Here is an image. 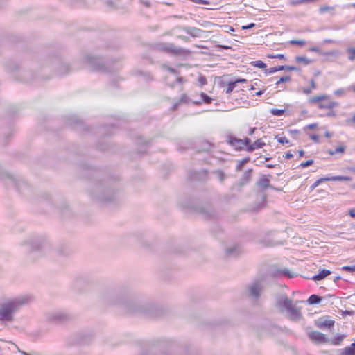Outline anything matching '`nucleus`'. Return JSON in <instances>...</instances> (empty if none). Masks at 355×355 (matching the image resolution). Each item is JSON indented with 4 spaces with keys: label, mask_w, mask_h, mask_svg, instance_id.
Instances as JSON below:
<instances>
[{
    "label": "nucleus",
    "mask_w": 355,
    "mask_h": 355,
    "mask_svg": "<svg viewBox=\"0 0 355 355\" xmlns=\"http://www.w3.org/2000/svg\"><path fill=\"white\" fill-rule=\"evenodd\" d=\"M28 300V297L21 296L2 304L0 306V320L12 322L14 320V313L21 306L26 304Z\"/></svg>",
    "instance_id": "nucleus-1"
},
{
    "label": "nucleus",
    "mask_w": 355,
    "mask_h": 355,
    "mask_svg": "<svg viewBox=\"0 0 355 355\" xmlns=\"http://www.w3.org/2000/svg\"><path fill=\"white\" fill-rule=\"evenodd\" d=\"M297 301L295 304H293V300L289 299L287 295H282L277 297L276 306L280 312L286 311L291 320L297 322L302 319L301 307L297 306Z\"/></svg>",
    "instance_id": "nucleus-2"
},
{
    "label": "nucleus",
    "mask_w": 355,
    "mask_h": 355,
    "mask_svg": "<svg viewBox=\"0 0 355 355\" xmlns=\"http://www.w3.org/2000/svg\"><path fill=\"white\" fill-rule=\"evenodd\" d=\"M91 196L96 202H110L116 199V192L107 183H101L95 186Z\"/></svg>",
    "instance_id": "nucleus-3"
},
{
    "label": "nucleus",
    "mask_w": 355,
    "mask_h": 355,
    "mask_svg": "<svg viewBox=\"0 0 355 355\" xmlns=\"http://www.w3.org/2000/svg\"><path fill=\"white\" fill-rule=\"evenodd\" d=\"M266 287V281L263 277L254 279L248 287L249 297L258 300Z\"/></svg>",
    "instance_id": "nucleus-4"
},
{
    "label": "nucleus",
    "mask_w": 355,
    "mask_h": 355,
    "mask_svg": "<svg viewBox=\"0 0 355 355\" xmlns=\"http://www.w3.org/2000/svg\"><path fill=\"white\" fill-rule=\"evenodd\" d=\"M85 62L92 70L101 72H110L107 66L100 58L88 55L85 58Z\"/></svg>",
    "instance_id": "nucleus-5"
},
{
    "label": "nucleus",
    "mask_w": 355,
    "mask_h": 355,
    "mask_svg": "<svg viewBox=\"0 0 355 355\" xmlns=\"http://www.w3.org/2000/svg\"><path fill=\"white\" fill-rule=\"evenodd\" d=\"M65 319L66 314L64 311H55L52 313H49L47 315L48 321L56 324L64 322Z\"/></svg>",
    "instance_id": "nucleus-6"
},
{
    "label": "nucleus",
    "mask_w": 355,
    "mask_h": 355,
    "mask_svg": "<svg viewBox=\"0 0 355 355\" xmlns=\"http://www.w3.org/2000/svg\"><path fill=\"white\" fill-rule=\"evenodd\" d=\"M30 246V255L34 252L39 251L44 243V239L41 238H33L26 241Z\"/></svg>",
    "instance_id": "nucleus-7"
},
{
    "label": "nucleus",
    "mask_w": 355,
    "mask_h": 355,
    "mask_svg": "<svg viewBox=\"0 0 355 355\" xmlns=\"http://www.w3.org/2000/svg\"><path fill=\"white\" fill-rule=\"evenodd\" d=\"M309 338L319 344L329 343V338H327L324 334L316 331H311L309 334Z\"/></svg>",
    "instance_id": "nucleus-8"
},
{
    "label": "nucleus",
    "mask_w": 355,
    "mask_h": 355,
    "mask_svg": "<svg viewBox=\"0 0 355 355\" xmlns=\"http://www.w3.org/2000/svg\"><path fill=\"white\" fill-rule=\"evenodd\" d=\"M180 28L182 29L185 33L190 35L193 37H200L202 36V34L205 32L203 30H201L196 27L183 26L180 27Z\"/></svg>",
    "instance_id": "nucleus-9"
},
{
    "label": "nucleus",
    "mask_w": 355,
    "mask_h": 355,
    "mask_svg": "<svg viewBox=\"0 0 355 355\" xmlns=\"http://www.w3.org/2000/svg\"><path fill=\"white\" fill-rule=\"evenodd\" d=\"M227 142L233 147L235 148L236 150H243V139L237 138L236 137L229 135L227 137Z\"/></svg>",
    "instance_id": "nucleus-10"
},
{
    "label": "nucleus",
    "mask_w": 355,
    "mask_h": 355,
    "mask_svg": "<svg viewBox=\"0 0 355 355\" xmlns=\"http://www.w3.org/2000/svg\"><path fill=\"white\" fill-rule=\"evenodd\" d=\"M66 254V245L64 243H61L55 247L53 251V256L58 260L64 259Z\"/></svg>",
    "instance_id": "nucleus-11"
},
{
    "label": "nucleus",
    "mask_w": 355,
    "mask_h": 355,
    "mask_svg": "<svg viewBox=\"0 0 355 355\" xmlns=\"http://www.w3.org/2000/svg\"><path fill=\"white\" fill-rule=\"evenodd\" d=\"M241 248L239 245H234L226 248L225 256L227 257H236L241 253Z\"/></svg>",
    "instance_id": "nucleus-12"
},
{
    "label": "nucleus",
    "mask_w": 355,
    "mask_h": 355,
    "mask_svg": "<svg viewBox=\"0 0 355 355\" xmlns=\"http://www.w3.org/2000/svg\"><path fill=\"white\" fill-rule=\"evenodd\" d=\"M316 326L320 329L322 328H330L334 326V321L331 320H327L324 318H320L318 319L316 322Z\"/></svg>",
    "instance_id": "nucleus-13"
},
{
    "label": "nucleus",
    "mask_w": 355,
    "mask_h": 355,
    "mask_svg": "<svg viewBox=\"0 0 355 355\" xmlns=\"http://www.w3.org/2000/svg\"><path fill=\"white\" fill-rule=\"evenodd\" d=\"M257 185L261 187L263 189H266L267 188L274 189L272 186L270 184V180L266 175H263L260 177L259 180L257 182Z\"/></svg>",
    "instance_id": "nucleus-14"
},
{
    "label": "nucleus",
    "mask_w": 355,
    "mask_h": 355,
    "mask_svg": "<svg viewBox=\"0 0 355 355\" xmlns=\"http://www.w3.org/2000/svg\"><path fill=\"white\" fill-rule=\"evenodd\" d=\"M252 169H248L244 172L241 178L240 179V185L247 184L252 178Z\"/></svg>",
    "instance_id": "nucleus-15"
},
{
    "label": "nucleus",
    "mask_w": 355,
    "mask_h": 355,
    "mask_svg": "<svg viewBox=\"0 0 355 355\" xmlns=\"http://www.w3.org/2000/svg\"><path fill=\"white\" fill-rule=\"evenodd\" d=\"M266 145L265 142L261 139L256 140L252 146H248L246 150L248 152H253L257 148H261Z\"/></svg>",
    "instance_id": "nucleus-16"
},
{
    "label": "nucleus",
    "mask_w": 355,
    "mask_h": 355,
    "mask_svg": "<svg viewBox=\"0 0 355 355\" xmlns=\"http://www.w3.org/2000/svg\"><path fill=\"white\" fill-rule=\"evenodd\" d=\"M339 355H355V342L352 343L350 346L340 349Z\"/></svg>",
    "instance_id": "nucleus-17"
},
{
    "label": "nucleus",
    "mask_w": 355,
    "mask_h": 355,
    "mask_svg": "<svg viewBox=\"0 0 355 355\" xmlns=\"http://www.w3.org/2000/svg\"><path fill=\"white\" fill-rule=\"evenodd\" d=\"M200 212L205 218H211L214 216V211L211 207L200 208Z\"/></svg>",
    "instance_id": "nucleus-18"
},
{
    "label": "nucleus",
    "mask_w": 355,
    "mask_h": 355,
    "mask_svg": "<svg viewBox=\"0 0 355 355\" xmlns=\"http://www.w3.org/2000/svg\"><path fill=\"white\" fill-rule=\"evenodd\" d=\"M331 272L327 269H322L320 270L319 273L313 277V279L315 281H319L324 279L326 277L329 275Z\"/></svg>",
    "instance_id": "nucleus-19"
},
{
    "label": "nucleus",
    "mask_w": 355,
    "mask_h": 355,
    "mask_svg": "<svg viewBox=\"0 0 355 355\" xmlns=\"http://www.w3.org/2000/svg\"><path fill=\"white\" fill-rule=\"evenodd\" d=\"M166 52L172 53L175 55L180 54L182 52L181 48H177L174 44H170L164 47Z\"/></svg>",
    "instance_id": "nucleus-20"
},
{
    "label": "nucleus",
    "mask_w": 355,
    "mask_h": 355,
    "mask_svg": "<svg viewBox=\"0 0 355 355\" xmlns=\"http://www.w3.org/2000/svg\"><path fill=\"white\" fill-rule=\"evenodd\" d=\"M345 337H346V335L337 334L333 338H329V343L334 345H340Z\"/></svg>",
    "instance_id": "nucleus-21"
},
{
    "label": "nucleus",
    "mask_w": 355,
    "mask_h": 355,
    "mask_svg": "<svg viewBox=\"0 0 355 355\" xmlns=\"http://www.w3.org/2000/svg\"><path fill=\"white\" fill-rule=\"evenodd\" d=\"M126 309L129 313H136V312L143 311V309H141V306L135 305V304H128L126 305Z\"/></svg>",
    "instance_id": "nucleus-22"
},
{
    "label": "nucleus",
    "mask_w": 355,
    "mask_h": 355,
    "mask_svg": "<svg viewBox=\"0 0 355 355\" xmlns=\"http://www.w3.org/2000/svg\"><path fill=\"white\" fill-rule=\"evenodd\" d=\"M322 300V297L317 295H311L307 300V302L309 304H319Z\"/></svg>",
    "instance_id": "nucleus-23"
},
{
    "label": "nucleus",
    "mask_w": 355,
    "mask_h": 355,
    "mask_svg": "<svg viewBox=\"0 0 355 355\" xmlns=\"http://www.w3.org/2000/svg\"><path fill=\"white\" fill-rule=\"evenodd\" d=\"M338 105V103L337 102L331 101L328 103H320L318 107L320 109H332Z\"/></svg>",
    "instance_id": "nucleus-24"
},
{
    "label": "nucleus",
    "mask_w": 355,
    "mask_h": 355,
    "mask_svg": "<svg viewBox=\"0 0 355 355\" xmlns=\"http://www.w3.org/2000/svg\"><path fill=\"white\" fill-rule=\"evenodd\" d=\"M346 150V146L343 144L336 148L334 150H329L328 153L331 155H334L336 153H344Z\"/></svg>",
    "instance_id": "nucleus-25"
},
{
    "label": "nucleus",
    "mask_w": 355,
    "mask_h": 355,
    "mask_svg": "<svg viewBox=\"0 0 355 355\" xmlns=\"http://www.w3.org/2000/svg\"><path fill=\"white\" fill-rule=\"evenodd\" d=\"M331 181H351L352 178L349 176H343V175H337V176H331L330 177Z\"/></svg>",
    "instance_id": "nucleus-26"
},
{
    "label": "nucleus",
    "mask_w": 355,
    "mask_h": 355,
    "mask_svg": "<svg viewBox=\"0 0 355 355\" xmlns=\"http://www.w3.org/2000/svg\"><path fill=\"white\" fill-rule=\"evenodd\" d=\"M327 98L328 96L326 95L317 96L309 98V101L310 103H316L320 101L327 99Z\"/></svg>",
    "instance_id": "nucleus-27"
},
{
    "label": "nucleus",
    "mask_w": 355,
    "mask_h": 355,
    "mask_svg": "<svg viewBox=\"0 0 355 355\" xmlns=\"http://www.w3.org/2000/svg\"><path fill=\"white\" fill-rule=\"evenodd\" d=\"M250 161V157H245L242 160L239 161V164L236 165V170L237 171H240L242 170L243 166L247 164Z\"/></svg>",
    "instance_id": "nucleus-28"
},
{
    "label": "nucleus",
    "mask_w": 355,
    "mask_h": 355,
    "mask_svg": "<svg viewBox=\"0 0 355 355\" xmlns=\"http://www.w3.org/2000/svg\"><path fill=\"white\" fill-rule=\"evenodd\" d=\"M295 60L297 62H302V63H304L306 65L309 64L311 63V60L308 59L306 57H303V56H297V57H295Z\"/></svg>",
    "instance_id": "nucleus-29"
},
{
    "label": "nucleus",
    "mask_w": 355,
    "mask_h": 355,
    "mask_svg": "<svg viewBox=\"0 0 355 355\" xmlns=\"http://www.w3.org/2000/svg\"><path fill=\"white\" fill-rule=\"evenodd\" d=\"M286 112L285 110L283 109H275L272 108L270 110V113L272 115L280 116H282Z\"/></svg>",
    "instance_id": "nucleus-30"
},
{
    "label": "nucleus",
    "mask_w": 355,
    "mask_h": 355,
    "mask_svg": "<svg viewBox=\"0 0 355 355\" xmlns=\"http://www.w3.org/2000/svg\"><path fill=\"white\" fill-rule=\"evenodd\" d=\"M251 64L254 67L260 68V69H266V64L261 60L258 61H253L251 62Z\"/></svg>",
    "instance_id": "nucleus-31"
},
{
    "label": "nucleus",
    "mask_w": 355,
    "mask_h": 355,
    "mask_svg": "<svg viewBox=\"0 0 355 355\" xmlns=\"http://www.w3.org/2000/svg\"><path fill=\"white\" fill-rule=\"evenodd\" d=\"M282 68L283 67H280V66L271 67V68L266 69L265 73L266 75L271 74V73H275L277 71H282Z\"/></svg>",
    "instance_id": "nucleus-32"
},
{
    "label": "nucleus",
    "mask_w": 355,
    "mask_h": 355,
    "mask_svg": "<svg viewBox=\"0 0 355 355\" xmlns=\"http://www.w3.org/2000/svg\"><path fill=\"white\" fill-rule=\"evenodd\" d=\"M347 53H349L348 58L351 61H353L355 60V48H348L347 49Z\"/></svg>",
    "instance_id": "nucleus-33"
},
{
    "label": "nucleus",
    "mask_w": 355,
    "mask_h": 355,
    "mask_svg": "<svg viewBox=\"0 0 355 355\" xmlns=\"http://www.w3.org/2000/svg\"><path fill=\"white\" fill-rule=\"evenodd\" d=\"M291 78L290 76H282L279 78V80L276 83V86L278 87L279 84L286 82H290Z\"/></svg>",
    "instance_id": "nucleus-34"
},
{
    "label": "nucleus",
    "mask_w": 355,
    "mask_h": 355,
    "mask_svg": "<svg viewBox=\"0 0 355 355\" xmlns=\"http://www.w3.org/2000/svg\"><path fill=\"white\" fill-rule=\"evenodd\" d=\"M235 86H236V84L234 81L230 82L227 85V87L225 90V93L227 94H230L234 89Z\"/></svg>",
    "instance_id": "nucleus-35"
},
{
    "label": "nucleus",
    "mask_w": 355,
    "mask_h": 355,
    "mask_svg": "<svg viewBox=\"0 0 355 355\" xmlns=\"http://www.w3.org/2000/svg\"><path fill=\"white\" fill-rule=\"evenodd\" d=\"M334 8L332 6H321L319 9V11L320 13H324L325 12L334 11Z\"/></svg>",
    "instance_id": "nucleus-36"
},
{
    "label": "nucleus",
    "mask_w": 355,
    "mask_h": 355,
    "mask_svg": "<svg viewBox=\"0 0 355 355\" xmlns=\"http://www.w3.org/2000/svg\"><path fill=\"white\" fill-rule=\"evenodd\" d=\"M201 98H202V100L205 103H211V97H209L207 94L204 93V92H202L201 94Z\"/></svg>",
    "instance_id": "nucleus-37"
},
{
    "label": "nucleus",
    "mask_w": 355,
    "mask_h": 355,
    "mask_svg": "<svg viewBox=\"0 0 355 355\" xmlns=\"http://www.w3.org/2000/svg\"><path fill=\"white\" fill-rule=\"evenodd\" d=\"M280 67H282L283 68L282 69V70H289V71H300V69L296 67H293V66H288V65H281Z\"/></svg>",
    "instance_id": "nucleus-38"
},
{
    "label": "nucleus",
    "mask_w": 355,
    "mask_h": 355,
    "mask_svg": "<svg viewBox=\"0 0 355 355\" xmlns=\"http://www.w3.org/2000/svg\"><path fill=\"white\" fill-rule=\"evenodd\" d=\"M313 164V159H309V160H307L306 162H302L299 167H301V168H306V167H308L311 165H312Z\"/></svg>",
    "instance_id": "nucleus-39"
},
{
    "label": "nucleus",
    "mask_w": 355,
    "mask_h": 355,
    "mask_svg": "<svg viewBox=\"0 0 355 355\" xmlns=\"http://www.w3.org/2000/svg\"><path fill=\"white\" fill-rule=\"evenodd\" d=\"M73 123L82 124V121L80 119H75L72 116L68 118V125H72Z\"/></svg>",
    "instance_id": "nucleus-40"
},
{
    "label": "nucleus",
    "mask_w": 355,
    "mask_h": 355,
    "mask_svg": "<svg viewBox=\"0 0 355 355\" xmlns=\"http://www.w3.org/2000/svg\"><path fill=\"white\" fill-rule=\"evenodd\" d=\"M277 141L282 144H288L289 141L286 137H276Z\"/></svg>",
    "instance_id": "nucleus-41"
},
{
    "label": "nucleus",
    "mask_w": 355,
    "mask_h": 355,
    "mask_svg": "<svg viewBox=\"0 0 355 355\" xmlns=\"http://www.w3.org/2000/svg\"><path fill=\"white\" fill-rule=\"evenodd\" d=\"M268 58H278V59H284L285 58L284 54H276V55L269 54V55H268Z\"/></svg>",
    "instance_id": "nucleus-42"
},
{
    "label": "nucleus",
    "mask_w": 355,
    "mask_h": 355,
    "mask_svg": "<svg viewBox=\"0 0 355 355\" xmlns=\"http://www.w3.org/2000/svg\"><path fill=\"white\" fill-rule=\"evenodd\" d=\"M291 44H297L300 46H303L306 44V42L304 40H291Z\"/></svg>",
    "instance_id": "nucleus-43"
},
{
    "label": "nucleus",
    "mask_w": 355,
    "mask_h": 355,
    "mask_svg": "<svg viewBox=\"0 0 355 355\" xmlns=\"http://www.w3.org/2000/svg\"><path fill=\"white\" fill-rule=\"evenodd\" d=\"M343 270L354 272L355 271V265L352 266H345L342 268Z\"/></svg>",
    "instance_id": "nucleus-44"
},
{
    "label": "nucleus",
    "mask_w": 355,
    "mask_h": 355,
    "mask_svg": "<svg viewBox=\"0 0 355 355\" xmlns=\"http://www.w3.org/2000/svg\"><path fill=\"white\" fill-rule=\"evenodd\" d=\"M216 173L218 174V178L220 180V181L222 182L224 181L225 180V173H223V171H218L216 172Z\"/></svg>",
    "instance_id": "nucleus-45"
},
{
    "label": "nucleus",
    "mask_w": 355,
    "mask_h": 355,
    "mask_svg": "<svg viewBox=\"0 0 355 355\" xmlns=\"http://www.w3.org/2000/svg\"><path fill=\"white\" fill-rule=\"evenodd\" d=\"M281 273L284 275H286V276H287V277H288L289 278H292V277H294V275H291L290 273V272L288 271V270H287V269H284V270H281Z\"/></svg>",
    "instance_id": "nucleus-46"
},
{
    "label": "nucleus",
    "mask_w": 355,
    "mask_h": 355,
    "mask_svg": "<svg viewBox=\"0 0 355 355\" xmlns=\"http://www.w3.org/2000/svg\"><path fill=\"white\" fill-rule=\"evenodd\" d=\"M354 311H342V313H341V315L343 317H345L346 315H352L354 314Z\"/></svg>",
    "instance_id": "nucleus-47"
},
{
    "label": "nucleus",
    "mask_w": 355,
    "mask_h": 355,
    "mask_svg": "<svg viewBox=\"0 0 355 355\" xmlns=\"http://www.w3.org/2000/svg\"><path fill=\"white\" fill-rule=\"evenodd\" d=\"M180 103H187L188 102V97L187 96V94H184L181 96L180 100H179Z\"/></svg>",
    "instance_id": "nucleus-48"
},
{
    "label": "nucleus",
    "mask_w": 355,
    "mask_h": 355,
    "mask_svg": "<svg viewBox=\"0 0 355 355\" xmlns=\"http://www.w3.org/2000/svg\"><path fill=\"white\" fill-rule=\"evenodd\" d=\"M326 181H331L330 177L321 178L317 180L316 182L320 184V183H322L323 182H326Z\"/></svg>",
    "instance_id": "nucleus-49"
},
{
    "label": "nucleus",
    "mask_w": 355,
    "mask_h": 355,
    "mask_svg": "<svg viewBox=\"0 0 355 355\" xmlns=\"http://www.w3.org/2000/svg\"><path fill=\"white\" fill-rule=\"evenodd\" d=\"M198 80L202 86L207 84V79L205 76H200Z\"/></svg>",
    "instance_id": "nucleus-50"
},
{
    "label": "nucleus",
    "mask_w": 355,
    "mask_h": 355,
    "mask_svg": "<svg viewBox=\"0 0 355 355\" xmlns=\"http://www.w3.org/2000/svg\"><path fill=\"white\" fill-rule=\"evenodd\" d=\"M243 145L246 146L247 147L249 146H252L251 144V140L248 137H245L244 139H243Z\"/></svg>",
    "instance_id": "nucleus-51"
},
{
    "label": "nucleus",
    "mask_w": 355,
    "mask_h": 355,
    "mask_svg": "<svg viewBox=\"0 0 355 355\" xmlns=\"http://www.w3.org/2000/svg\"><path fill=\"white\" fill-rule=\"evenodd\" d=\"M310 138L313 140L315 143L320 142L319 136L318 135H310Z\"/></svg>",
    "instance_id": "nucleus-52"
},
{
    "label": "nucleus",
    "mask_w": 355,
    "mask_h": 355,
    "mask_svg": "<svg viewBox=\"0 0 355 355\" xmlns=\"http://www.w3.org/2000/svg\"><path fill=\"white\" fill-rule=\"evenodd\" d=\"M345 89H339L336 91H334V94L336 96H340L345 94Z\"/></svg>",
    "instance_id": "nucleus-53"
},
{
    "label": "nucleus",
    "mask_w": 355,
    "mask_h": 355,
    "mask_svg": "<svg viewBox=\"0 0 355 355\" xmlns=\"http://www.w3.org/2000/svg\"><path fill=\"white\" fill-rule=\"evenodd\" d=\"M167 70H168L170 73H171L172 74H174V75H178V74H179V72H178L176 69H173V68H172V67H168L167 68Z\"/></svg>",
    "instance_id": "nucleus-54"
},
{
    "label": "nucleus",
    "mask_w": 355,
    "mask_h": 355,
    "mask_svg": "<svg viewBox=\"0 0 355 355\" xmlns=\"http://www.w3.org/2000/svg\"><path fill=\"white\" fill-rule=\"evenodd\" d=\"M193 3H202V4H205V5H209V1H208L207 0H195Z\"/></svg>",
    "instance_id": "nucleus-55"
},
{
    "label": "nucleus",
    "mask_w": 355,
    "mask_h": 355,
    "mask_svg": "<svg viewBox=\"0 0 355 355\" xmlns=\"http://www.w3.org/2000/svg\"><path fill=\"white\" fill-rule=\"evenodd\" d=\"M318 126V124L317 123H311V124H309L308 125L305 129L308 128V129H310V130H313L315 129V128H317Z\"/></svg>",
    "instance_id": "nucleus-56"
},
{
    "label": "nucleus",
    "mask_w": 355,
    "mask_h": 355,
    "mask_svg": "<svg viewBox=\"0 0 355 355\" xmlns=\"http://www.w3.org/2000/svg\"><path fill=\"white\" fill-rule=\"evenodd\" d=\"M254 26H255V24H254V23H251V24H248V25L243 26H242V28H243V29H250V28H253V27H254Z\"/></svg>",
    "instance_id": "nucleus-57"
},
{
    "label": "nucleus",
    "mask_w": 355,
    "mask_h": 355,
    "mask_svg": "<svg viewBox=\"0 0 355 355\" xmlns=\"http://www.w3.org/2000/svg\"><path fill=\"white\" fill-rule=\"evenodd\" d=\"M234 82L236 85L237 83H246L247 80L244 79V78H239V79H236V80H234Z\"/></svg>",
    "instance_id": "nucleus-58"
},
{
    "label": "nucleus",
    "mask_w": 355,
    "mask_h": 355,
    "mask_svg": "<svg viewBox=\"0 0 355 355\" xmlns=\"http://www.w3.org/2000/svg\"><path fill=\"white\" fill-rule=\"evenodd\" d=\"M185 82H186V80L182 77H178L176 79V81H175V83H184Z\"/></svg>",
    "instance_id": "nucleus-59"
},
{
    "label": "nucleus",
    "mask_w": 355,
    "mask_h": 355,
    "mask_svg": "<svg viewBox=\"0 0 355 355\" xmlns=\"http://www.w3.org/2000/svg\"><path fill=\"white\" fill-rule=\"evenodd\" d=\"M303 93L305 94H309L311 93V88L310 87H305L303 89Z\"/></svg>",
    "instance_id": "nucleus-60"
},
{
    "label": "nucleus",
    "mask_w": 355,
    "mask_h": 355,
    "mask_svg": "<svg viewBox=\"0 0 355 355\" xmlns=\"http://www.w3.org/2000/svg\"><path fill=\"white\" fill-rule=\"evenodd\" d=\"M140 2L144 4L146 7H150V3L148 0H140Z\"/></svg>",
    "instance_id": "nucleus-61"
},
{
    "label": "nucleus",
    "mask_w": 355,
    "mask_h": 355,
    "mask_svg": "<svg viewBox=\"0 0 355 355\" xmlns=\"http://www.w3.org/2000/svg\"><path fill=\"white\" fill-rule=\"evenodd\" d=\"M349 214L351 217L355 218V209L349 210Z\"/></svg>",
    "instance_id": "nucleus-62"
},
{
    "label": "nucleus",
    "mask_w": 355,
    "mask_h": 355,
    "mask_svg": "<svg viewBox=\"0 0 355 355\" xmlns=\"http://www.w3.org/2000/svg\"><path fill=\"white\" fill-rule=\"evenodd\" d=\"M311 88V89H315L316 88V84L315 83V80L313 79H311L310 81Z\"/></svg>",
    "instance_id": "nucleus-63"
},
{
    "label": "nucleus",
    "mask_w": 355,
    "mask_h": 355,
    "mask_svg": "<svg viewBox=\"0 0 355 355\" xmlns=\"http://www.w3.org/2000/svg\"><path fill=\"white\" fill-rule=\"evenodd\" d=\"M284 157L286 159H291L293 157V155L291 152H288L285 154Z\"/></svg>",
    "instance_id": "nucleus-64"
}]
</instances>
